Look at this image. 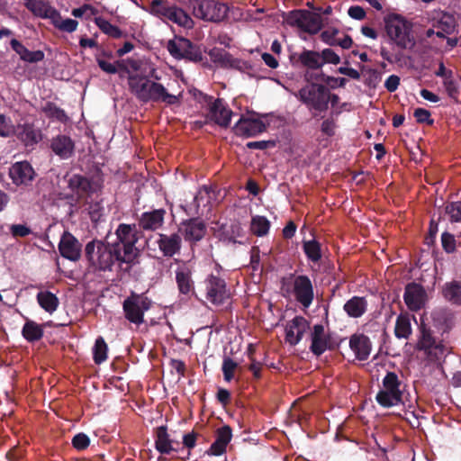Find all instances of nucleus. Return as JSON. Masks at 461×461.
<instances>
[{
    "label": "nucleus",
    "mask_w": 461,
    "mask_h": 461,
    "mask_svg": "<svg viewBox=\"0 0 461 461\" xmlns=\"http://www.w3.org/2000/svg\"><path fill=\"white\" fill-rule=\"evenodd\" d=\"M103 240L94 239L85 246V257L90 267L98 272H112L113 267L127 265V260L121 254L119 248Z\"/></svg>",
    "instance_id": "obj_1"
},
{
    "label": "nucleus",
    "mask_w": 461,
    "mask_h": 461,
    "mask_svg": "<svg viewBox=\"0 0 461 461\" xmlns=\"http://www.w3.org/2000/svg\"><path fill=\"white\" fill-rule=\"evenodd\" d=\"M128 85L131 93L140 102H164L167 104H175L178 102L177 97L169 94L162 84L151 81L146 76L129 75Z\"/></svg>",
    "instance_id": "obj_2"
},
{
    "label": "nucleus",
    "mask_w": 461,
    "mask_h": 461,
    "mask_svg": "<svg viewBox=\"0 0 461 461\" xmlns=\"http://www.w3.org/2000/svg\"><path fill=\"white\" fill-rule=\"evenodd\" d=\"M116 240L112 242L113 245L118 246L121 254L127 260V267L139 263L140 255V249L136 247L139 241V235L136 224L120 223L115 230Z\"/></svg>",
    "instance_id": "obj_3"
},
{
    "label": "nucleus",
    "mask_w": 461,
    "mask_h": 461,
    "mask_svg": "<svg viewBox=\"0 0 461 461\" xmlns=\"http://www.w3.org/2000/svg\"><path fill=\"white\" fill-rule=\"evenodd\" d=\"M281 290L294 295L303 308H309L314 300V287L307 275L289 274L281 278Z\"/></svg>",
    "instance_id": "obj_4"
},
{
    "label": "nucleus",
    "mask_w": 461,
    "mask_h": 461,
    "mask_svg": "<svg viewBox=\"0 0 461 461\" xmlns=\"http://www.w3.org/2000/svg\"><path fill=\"white\" fill-rule=\"evenodd\" d=\"M402 383L398 375L388 371L382 380V387L375 396L377 403L383 408H391L403 403Z\"/></svg>",
    "instance_id": "obj_5"
},
{
    "label": "nucleus",
    "mask_w": 461,
    "mask_h": 461,
    "mask_svg": "<svg viewBox=\"0 0 461 461\" xmlns=\"http://www.w3.org/2000/svg\"><path fill=\"white\" fill-rule=\"evenodd\" d=\"M384 25L388 37L399 48L405 50L414 45L411 37V25L403 16L390 14L384 17Z\"/></svg>",
    "instance_id": "obj_6"
},
{
    "label": "nucleus",
    "mask_w": 461,
    "mask_h": 461,
    "mask_svg": "<svg viewBox=\"0 0 461 461\" xmlns=\"http://www.w3.org/2000/svg\"><path fill=\"white\" fill-rule=\"evenodd\" d=\"M282 17L289 26L297 27L311 35L317 34L323 26L321 14L306 9H294L284 13Z\"/></svg>",
    "instance_id": "obj_7"
},
{
    "label": "nucleus",
    "mask_w": 461,
    "mask_h": 461,
    "mask_svg": "<svg viewBox=\"0 0 461 461\" xmlns=\"http://www.w3.org/2000/svg\"><path fill=\"white\" fill-rule=\"evenodd\" d=\"M152 306V301L145 294L131 291L122 302L124 318L131 324L140 326L145 322L144 315Z\"/></svg>",
    "instance_id": "obj_8"
},
{
    "label": "nucleus",
    "mask_w": 461,
    "mask_h": 461,
    "mask_svg": "<svg viewBox=\"0 0 461 461\" xmlns=\"http://www.w3.org/2000/svg\"><path fill=\"white\" fill-rule=\"evenodd\" d=\"M195 18L210 23H221L228 17L229 7L217 0H190Z\"/></svg>",
    "instance_id": "obj_9"
},
{
    "label": "nucleus",
    "mask_w": 461,
    "mask_h": 461,
    "mask_svg": "<svg viewBox=\"0 0 461 461\" xmlns=\"http://www.w3.org/2000/svg\"><path fill=\"white\" fill-rule=\"evenodd\" d=\"M68 188L77 197V201L87 199L102 188L101 178L91 177L80 174H67L64 176Z\"/></svg>",
    "instance_id": "obj_10"
},
{
    "label": "nucleus",
    "mask_w": 461,
    "mask_h": 461,
    "mask_svg": "<svg viewBox=\"0 0 461 461\" xmlns=\"http://www.w3.org/2000/svg\"><path fill=\"white\" fill-rule=\"evenodd\" d=\"M327 86L322 84L310 83L302 87L295 96L310 110L322 113L328 110L326 105Z\"/></svg>",
    "instance_id": "obj_11"
},
{
    "label": "nucleus",
    "mask_w": 461,
    "mask_h": 461,
    "mask_svg": "<svg viewBox=\"0 0 461 461\" xmlns=\"http://www.w3.org/2000/svg\"><path fill=\"white\" fill-rule=\"evenodd\" d=\"M195 99L202 104L208 106L211 120L221 127L227 128L230 123L232 111L228 109L224 102L221 98L213 100V97L196 91L194 94Z\"/></svg>",
    "instance_id": "obj_12"
},
{
    "label": "nucleus",
    "mask_w": 461,
    "mask_h": 461,
    "mask_svg": "<svg viewBox=\"0 0 461 461\" xmlns=\"http://www.w3.org/2000/svg\"><path fill=\"white\" fill-rule=\"evenodd\" d=\"M417 349L424 351L429 361H439L448 353L447 348L442 341H437L429 329L420 326V336L417 343Z\"/></svg>",
    "instance_id": "obj_13"
},
{
    "label": "nucleus",
    "mask_w": 461,
    "mask_h": 461,
    "mask_svg": "<svg viewBox=\"0 0 461 461\" xmlns=\"http://www.w3.org/2000/svg\"><path fill=\"white\" fill-rule=\"evenodd\" d=\"M167 50L176 59H187L193 62H199L203 59L201 50L190 40L178 37L169 40Z\"/></svg>",
    "instance_id": "obj_14"
},
{
    "label": "nucleus",
    "mask_w": 461,
    "mask_h": 461,
    "mask_svg": "<svg viewBox=\"0 0 461 461\" xmlns=\"http://www.w3.org/2000/svg\"><path fill=\"white\" fill-rule=\"evenodd\" d=\"M206 299L214 305H222L230 297V293L227 289L226 282L223 278L209 275L204 281Z\"/></svg>",
    "instance_id": "obj_15"
},
{
    "label": "nucleus",
    "mask_w": 461,
    "mask_h": 461,
    "mask_svg": "<svg viewBox=\"0 0 461 461\" xmlns=\"http://www.w3.org/2000/svg\"><path fill=\"white\" fill-rule=\"evenodd\" d=\"M206 225L199 218H191L183 221L178 227V232L184 237L185 241L196 243L203 239L206 234Z\"/></svg>",
    "instance_id": "obj_16"
},
{
    "label": "nucleus",
    "mask_w": 461,
    "mask_h": 461,
    "mask_svg": "<svg viewBox=\"0 0 461 461\" xmlns=\"http://www.w3.org/2000/svg\"><path fill=\"white\" fill-rule=\"evenodd\" d=\"M58 247L61 257L64 258L73 262L81 258L82 244L69 231H64Z\"/></svg>",
    "instance_id": "obj_17"
},
{
    "label": "nucleus",
    "mask_w": 461,
    "mask_h": 461,
    "mask_svg": "<svg viewBox=\"0 0 461 461\" xmlns=\"http://www.w3.org/2000/svg\"><path fill=\"white\" fill-rule=\"evenodd\" d=\"M236 135L254 137L267 131V125L260 119L253 116H241L233 127Z\"/></svg>",
    "instance_id": "obj_18"
},
{
    "label": "nucleus",
    "mask_w": 461,
    "mask_h": 461,
    "mask_svg": "<svg viewBox=\"0 0 461 461\" xmlns=\"http://www.w3.org/2000/svg\"><path fill=\"white\" fill-rule=\"evenodd\" d=\"M308 329V321L303 316H295L285 326V341L291 346L297 345Z\"/></svg>",
    "instance_id": "obj_19"
},
{
    "label": "nucleus",
    "mask_w": 461,
    "mask_h": 461,
    "mask_svg": "<svg viewBox=\"0 0 461 461\" xmlns=\"http://www.w3.org/2000/svg\"><path fill=\"white\" fill-rule=\"evenodd\" d=\"M426 292L423 286L417 283H410L405 286L403 299L411 311H419L424 306Z\"/></svg>",
    "instance_id": "obj_20"
},
{
    "label": "nucleus",
    "mask_w": 461,
    "mask_h": 461,
    "mask_svg": "<svg viewBox=\"0 0 461 461\" xmlns=\"http://www.w3.org/2000/svg\"><path fill=\"white\" fill-rule=\"evenodd\" d=\"M192 270L187 266L178 267L176 270V283L178 292L185 299H190L195 294L194 282L192 278Z\"/></svg>",
    "instance_id": "obj_21"
},
{
    "label": "nucleus",
    "mask_w": 461,
    "mask_h": 461,
    "mask_svg": "<svg viewBox=\"0 0 461 461\" xmlns=\"http://www.w3.org/2000/svg\"><path fill=\"white\" fill-rule=\"evenodd\" d=\"M349 348L359 361L368 359L372 351V342L364 333H354L349 338Z\"/></svg>",
    "instance_id": "obj_22"
},
{
    "label": "nucleus",
    "mask_w": 461,
    "mask_h": 461,
    "mask_svg": "<svg viewBox=\"0 0 461 461\" xmlns=\"http://www.w3.org/2000/svg\"><path fill=\"white\" fill-rule=\"evenodd\" d=\"M166 215L165 209H156L150 212L141 213L138 220V226L145 231H155L158 230L164 223Z\"/></svg>",
    "instance_id": "obj_23"
},
{
    "label": "nucleus",
    "mask_w": 461,
    "mask_h": 461,
    "mask_svg": "<svg viewBox=\"0 0 461 461\" xmlns=\"http://www.w3.org/2000/svg\"><path fill=\"white\" fill-rule=\"evenodd\" d=\"M9 176L16 185H28L33 180L35 172L29 162L21 161L10 167Z\"/></svg>",
    "instance_id": "obj_24"
},
{
    "label": "nucleus",
    "mask_w": 461,
    "mask_h": 461,
    "mask_svg": "<svg viewBox=\"0 0 461 461\" xmlns=\"http://www.w3.org/2000/svg\"><path fill=\"white\" fill-rule=\"evenodd\" d=\"M232 438V429L230 426L224 425L217 429L215 440L211 445L206 453L210 456H221L226 452L228 444Z\"/></svg>",
    "instance_id": "obj_25"
},
{
    "label": "nucleus",
    "mask_w": 461,
    "mask_h": 461,
    "mask_svg": "<svg viewBox=\"0 0 461 461\" xmlns=\"http://www.w3.org/2000/svg\"><path fill=\"white\" fill-rule=\"evenodd\" d=\"M52 152L61 159H68L75 153V142L69 136L59 134L50 141Z\"/></svg>",
    "instance_id": "obj_26"
},
{
    "label": "nucleus",
    "mask_w": 461,
    "mask_h": 461,
    "mask_svg": "<svg viewBox=\"0 0 461 461\" xmlns=\"http://www.w3.org/2000/svg\"><path fill=\"white\" fill-rule=\"evenodd\" d=\"M157 243L164 257L172 258L180 252L182 240L178 233L170 235L159 233Z\"/></svg>",
    "instance_id": "obj_27"
},
{
    "label": "nucleus",
    "mask_w": 461,
    "mask_h": 461,
    "mask_svg": "<svg viewBox=\"0 0 461 461\" xmlns=\"http://www.w3.org/2000/svg\"><path fill=\"white\" fill-rule=\"evenodd\" d=\"M432 26L438 30L436 36L441 39H445L447 38V35L454 33L457 23L453 14L448 13H441L438 18L433 19Z\"/></svg>",
    "instance_id": "obj_28"
},
{
    "label": "nucleus",
    "mask_w": 461,
    "mask_h": 461,
    "mask_svg": "<svg viewBox=\"0 0 461 461\" xmlns=\"http://www.w3.org/2000/svg\"><path fill=\"white\" fill-rule=\"evenodd\" d=\"M174 443L179 444L178 441L170 438L167 426H159L155 429V448L157 451L162 455H169L172 451H177L173 447Z\"/></svg>",
    "instance_id": "obj_29"
},
{
    "label": "nucleus",
    "mask_w": 461,
    "mask_h": 461,
    "mask_svg": "<svg viewBox=\"0 0 461 461\" xmlns=\"http://www.w3.org/2000/svg\"><path fill=\"white\" fill-rule=\"evenodd\" d=\"M311 339L312 344L310 349L315 356L320 357L329 348V337L325 335L324 327L322 324H316L313 326Z\"/></svg>",
    "instance_id": "obj_30"
},
{
    "label": "nucleus",
    "mask_w": 461,
    "mask_h": 461,
    "mask_svg": "<svg viewBox=\"0 0 461 461\" xmlns=\"http://www.w3.org/2000/svg\"><path fill=\"white\" fill-rule=\"evenodd\" d=\"M441 294L452 305L461 306V281L446 282L441 288Z\"/></svg>",
    "instance_id": "obj_31"
},
{
    "label": "nucleus",
    "mask_w": 461,
    "mask_h": 461,
    "mask_svg": "<svg viewBox=\"0 0 461 461\" xmlns=\"http://www.w3.org/2000/svg\"><path fill=\"white\" fill-rule=\"evenodd\" d=\"M171 22L180 27L191 29L194 27V21L191 16L181 7L173 5L164 23Z\"/></svg>",
    "instance_id": "obj_32"
},
{
    "label": "nucleus",
    "mask_w": 461,
    "mask_h": 461,
    "mask_svg": "<svg viewBox=\"0 0 461 461\" xmlns=\"http://www.w3.org/2000/svg\"><path fill=\"white\" fill-rule=\"evenodd\" d=\"M49 323L39 324L34 321L27 320L22 329V335L30 343L41 340L44 335V327Z\"/></svg>",
    "instance_id": "obj_33"
},
{
    "label": "nucleus",
    "mask_w": 461,
    "mask_h": 461,
    "mask_svg": "<svg viewBox=\"0 0 461 461\" xmlns=\"http://www.w3.org/2000/svg\"><path fill=\"white\" fill-rule=\"evenodd\" d=\"M18 138L25 146H34L41 140V133L32 124L24 123L18 125Z\"/></svg>",
    "instance_id": "obj_34"
},
{
    "label": "nucleus",
    "mask_w": 461,
    "mask_h": 461,
    "mask_svg": "<svg viewBox=\"0 0 461 461\" xmlns=\"http://www.w3.org/2000/svg\"><path fill=\"white\" fill-rule=\"evenodd\" d=\"M296 63L311 70L320 69L321 68V54L315 50L303 49V50L297 55Z\"/></svg>",
    "instance_id": "obj_35"
},
{
    "label": "nucleus",
    "mask_w": 461,
    "mask_h": 461,
    "mask_svg": "<svg viewBox=\"0 0 461 461\" xmlns=\"http://www.w3.org/2000/svg\"><path fill=\"white\" fill-rule=\"evenodd\" d=\"M367 309L365 297L353 296L343 306V310L351 318H360Z\"/></svg>",
    "instance_id": "obj_36"
},
{
    "label": "nucleus",
    "mask_w": 461,
    "mask_h": 461,
    "mask_svg": "<svg viewBox=\"0 0 461 461\" xmlns=\"http://www.w3.org/2000/svg\"><path fill=\"white\" fill-rule=\"evenodd\" d=\"M36 298L39 305L49 313L54 312L59 305V298L50 291L39 292Z\"/></svg>",
    "instance_id": "obj_37"
},
{
    "label": "nucleus",
    "mask_w": 461,
    "mask_h": 461,
    "mask_svg": "<svg viewBox=\"0 0 461 461\" xmlns=\"http://www.w3.org/2000/svg\"><path fill=\"white\" fill-rule=\"evenodd\" d=\"M25 7L36 16L50 18L59 14L58 11L42 1L27 2Z\"/></svg>",
    "instance_id": "obj_38"
},
{
    "label": "nucleus",
    "mask_w": 461,
    "mask_h": 461,
    "mask_svg": "<svg viewBox=\"0 0 461 461\" xmlns=\"http://www.w3.org/2000/svg\"><path fill=\"white\" fill-rule=\"evenodd\" d=\"M209 56L213 63L219 64L221 68H232L236 59L223 49L213 48L209 51Z\"/></svg>",
    "instance_id": "obj_39"
},
{
    "label": "nucleus",
    "mask_w": 461,
    "mask_h": 461,
    "mask_svg": "<svg viewBox=\"0 0 461 461\" xmlns=\"http://www.w3.org/2000/svg\"><path fill=\"white\" fill-rule=\"evenodd\" d=\"M173 5L174 4H170L167 0H152L146 11L151 15L160 19L162 22H165Z\"/></svg>",
    "instance_id": "obj_40"
},
{
    "label": "nucleus",
    "mask_w": 461,
    "mask_h": 461,
    "mask_svg": "<svg viewBox=\"0 0 461 461\" xmlns=\"http://www.w3.org/2000/svg\"><path fill=\"white\" fill-rule=\"evenodd\" d=\"M41 111L50 119L56 120L63 123H66L68 121V116L66 112L53 102H46L41 107Z\"/></svg>",
    "instance_id": "obj_41"
},
{
    "label": "nucleus",
    "mask_w": 461,
    "mask_h": 461,
    "mask_svg": "<svg viewBox=\"0 0 461 461\" xmlns=\"http://www.w3.org/2000/svg\"><path fill=\"white\" fill-rule=\"evenodd\" d=\"M303 252L305 253L308 260L317 263L321 258V243L315 240L303 241Z\"/></svg>",
    "instance_id": "obj_42"
},
{
    "label": "nucleus",
    "mask_w": 461,
    "mask_h": 461,
    "mask_svg": "<svg viewBox=\"0 0 461 461\" xmlns=\"http://www.w3.org/2000/svg\"><path fill=\"white\" fill-rule=\"evenodd\" d=\"M95 23L104 34L108 35L109 37L119 39L122 36V32L118 26L112 24L109 21L101 16L95 18Z\"/></svg>",
    "instance_id": "obj_43"
},
{
    "label": "nucleus",
    "mask_w": 461,
    "mask_h": 461,
    "mask_svg": "<svg viewBox=\"0 0 461 461\" xmlns=\"http://www.w3.org/2000/svg\"><path fill=\"white\" fill-rule=\"evenodd\" d=\"M270 221L265 216H254L251 219L250 229L254 235L258 237L265 236L268 233Z\"/></svg>",
    "instance_id": "obj_44"
},
{
    "label": "nucleus",
    "mask_w": 461,
    "mask_h": 461,
    "mask_svg": "<svg viewBox=\"0 0 461 461\" xmlns=\"http://www.w3.org/2000/svg\"><path fill=\"white\" fill-rule=\"evenodd\" d=\"M411 333L410 319L404 315H399L396 319L394 335L398 339H408Z\"/></svg>",
    "instance_id": "obj_45"
},
{
    "label": "nucleus",
    "mask_w": 461,
    "mask_h": 461,
    "mask_svg": "<svg viewBox=\"0 0 461 461\" xmlns=\"http://www.w3.org/2000/svg\"><path fill=\"white\" fill-rule=\"evenodd\" d=\"M108 347L103 337L95 339L93 348V359L96 365H100L107 358Z\"/></svg>",
    "instance_id": "obj_46"
},
{
    "label": "nucleus",
    "mask_w": 461,
    "mask_h": 461,
    "mask_svg": "<svg viewBox=\"0 0 461 461\" xmlns=\"http://www.w3.org/2000/svg\"><path fill=\"white\" fill-rule=\"evenodd\" d=\"M305 78L308 82L312 79H315V80H321L327 84H331L330 86L332 88H334L336 85L340 87H343V86H345V85L348 81L345 77H330V76H326L322 72L320 74H316V75L306 74Z\"/></svg>",
    "instance_id": "obj_47"
},
{
    "label": "nucleus",
    "mask_w": 461,
    "mask_h": 461,
    "mask_svg": "<svg viewBox=\"0 0 461 461\" xmlns=\"http://www.w3.org/2000/svg\"><path fill=\"white\" fill-rule=\"evenodd\" d=\"M333 114L334 113H331L330 116L324 119L321 124V131L327 137H333L338 128L337 121L333 117Z\"/></svg>",
    "instance_id": "obj_48"
},
{
    "label": "nucleus",
    "mask_w": 461,
    "mask_h": 461,
    "mask_svg": "<svg viewBox=\"0 0 461 461\" xmlns=\"http://www.w3.org/2000/svg\"><path fill=\"white\" fill-rule=\"evenodd\" d=\"M238 365L235 361H233L230 357H225L222 362V373L223 377L226 382H230L234 377V371L237 368Z\"/></svg>",
    "instance_id": "obj_49"
},
{
    "label": "nucleus",
    "mask_w": 461,
    "mask_h": 461,
    "mask_svg": "<svg viewBox=\"0 0 461 461\" xmlns=\"http://www.w3.org/2000/svg\"><path fill=\"white\" fill-rule=\"evenodd\" d=\"M446 212L449 215L452 222H461V201L447 204Z\"/></svg>",
    "instance_id": "obj_50"
},
{
    "label": "nucleus",
    "mask_w": 461,
    "mask_h": 461,
    "mask_svg": "<svg viewBox=\"0 0 461 461\" xmlns=\"http://www.w3.org/2000/svg\"><path fill=\"white\" fill-rule=\"evenodd\" d=\"M443 85L448 96L455 101H457L459 96V87L456 81L454 79V75L452 77L445 78V80H443Z\"/></svg>",
    "instance_id": "obj_51"
},
{
    "label": "nucleus",
    "mask_w": 461,
    "mask_h": 461,
    "mask_svg": "<svg viewBox=\"0 0 461 461\" xmlns=\"http://www.w3.org/2000/svg\"><path fill=\"white\" fill-rule=\"evenodd\" d=\"M441 245L445 252L453 253L456 250V241L453 234L444 231L441 234Z\"/></svg>",
    "instance_id": "obj_52"
},
{
    "label": "nucleus",
    "mask_w": 461,
    "mask_h": 461,
    "mask_svg": "<svg viewBox=\"0 0 461 461\" xmlns=\"http://www.w3.org/2000/svg\"><path fill=\"white\" fill-rule=\"evenodd\" d=\"M71 443L74 448L82 451L89 447L90 438L86 434L80 432L73 437Z\"/></svg>",
    "instance_id": "obj_53"
},
{
    "label": "nucleus",
    "mask_w": 461,
    "mask_h": 461,
    "mask_svg": "<svg viewBox=\"0 0 461 461\" xmlns=\"http://www.w3.org/2000/svg\"><path fill=\"white\" fill-rule=\"evenodd\" d=\"M320 54L321 68L326 63L337 65L340 62L339 56L331 49H324Z\"/></svg>",
    "instance_id": "obj_54"
},
{
    "label": "nucleus",
    "mask_w": 461,
    "mask_h": 461,
    "mask_svg": "<svg viewBox=\"0 0 461 461\" xmlns=\"http://www.w3.org/2000/svg\"><path fill=\"white\" fill-rule=\"evenodd\" d=\"M14 131L11 120L5 114H0V137H10Z\"/></svg>",
    "instance_id": "obj_55"
},
{
    "label": "nucleus",
    "mask_w": 461,
    "mask_h": 461,
    "mask_svg": "<svg viewBox=\"0 0 461 461\" xmlns=\"http://www.w3.org/2000/svg\"><path fill=\"white\" fill-rule=\"evenodd\" d=\"M413 116L419 123H427L428 125H432L434 123V120L430 118V112L424 108H416L414 110Z\"/></svg>",
    "instance_id": "obj_56"
},
{
    "label": "nucleus",
    "mask_w": 461,
    "mask_h": 461,
    "mask_svg": "<svg viewBox=\"0 0 461 461\" xmlns=\"http://www.w3.org/2000/svg\"><path fill=\"white\" fill-rule=\"evenodd\" d=\"M198 433L192 430L189 433H186L183 436V445L185 447L188 448V450L193 449L196 445ZM191 453L187 452L186 458H189Z\"/></svg>",
    "instance_id": "obj_57"
},
{
    "label": "nucleus",
    "mask_w": 461,
    "mask_h": 461,
    "mask_svg": "<svg viewBox=\"0 0 461 461\" xmlns=\"http://www.w3.org/2000/svg\"><path fill=\"white\" fill-rule=\"evenodd\" d=\"M11 234L15 238H23L28 236L32 230L29 227L23 224H14L10 228Z\"/></svg>",
    "instance_id": "obj_58"
},
{
    "label": "nucleus",
    "mask_w": 461,
    "mask_h": 461,
    "mask_svg": "<svg viewBox=\"0 0 461 461\" xmlns=\"http://www.w3.org/2000/svg\"><path fill=\"white\" fill-rule=\"evenodd\" d=\"M276 142L274 140H258L249 141L246 144V147L249 149H260L264 150L271 147H275Z\"/></svg>",
    "instance_id": "obj_59"
},
{
    "label": "nucleus",
    "mask_w": 461,
    "mask_h": 461,
    "mask_svg": "<svg viewBox=\"0 0 461 461\" xmlns=\"http://www.w3.org/2000/svg\"><path fill=\"white\" fill-rule=\"evenodd\" d=\"M95 60L97 62L98 67L105 73L107 74H116L117 73V68L115 63H110L103 59H101L99 56L95 57Z\"/></svg>",
    "instance_id": "obj_60"
},
{
    "label": "nucleus",
    "mask_w": 461,
    "mask_h": 461,
    "mask_svg": "<svg viewBox=\"0 0 461 461\" xmlns=\"http://www.w3.org/2000/svg\"><path fill=\"white\" fill-rule=\"evenodd\" d=\"M77 21L67 18L63 20L59 24H56V27H58L60 31L63 32H73L77 30Z\"/></svg>",
    "instance_id": "obj_61"
},
{
    "label": "nucleus",
    "mask_w": 461,
    "mask_h": 461,
    "mask_svg": "<svg viewBox=\"0 0 461 461\" xmlns=\"http://www.w3.org/2000/svg\"><path fill=\"white\" fill-rule=\"evenodd\" d=\"M44 52L42 50H35L32 51L30 50H27V54H25L23 58V61L29 63H37L44 59Z\"/></svg>",
    "instance_id": "obj_62"
},
{
    "label": "nucleus",
    "mask_w": 461,
    "mask_h": 461,
    "mask_svg": "<svg viewBox=\"0 0 461 461\" xmlns=\"http://www.w3.org/2000/svg\"><path fill=\"white\" fill-rule=\"evenodd\" d=\"M438 231V224L434 220H431L429 222L428 235L425 238L426 243L428 245L433 244L435 242L437 233Z\"/></svg>",
    "instance_id": "obj_63"
},
{
    "label": "nucleus",
    "mask_w": 461,
    "mask_h": 461,
    "mask_svg": "<svg viewBox=\"0 0 461 461\" xmlns=\"http://www.w3.org/2000/svg\"><path fill=\"white\" fill-rule=\"evenodd\" d=\"M348 14L355 20H363L366 17V11L359 5L350 6L348 10Z\"/></svg>",
    "instance_id": "obj_64"
}]
</instances>
